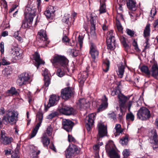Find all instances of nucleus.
Masks as SVG:
<instances>
[{
  "label": "nucleus",
  "mask_w": 158,
  "mask_h": 158,
  "mask_svg": "<svg viewBox=\"0 0 158 158\" xmlns=\"http://www.w3.org/2000/svg\"><path fill=\"white\" fill-rule=\"evenodd\" d=\"M51 61L55 67L60 66V68L58 69L56 75L59 77H62L66 74H68L69 72L68 67V60L64 56H57L54 57L51 60Z\"/></svg>",
  "instance_id": "nucleus-1"
},
{
  "label": "nucleus",
  "mask_w": 158,
  "mask_h": 158,
  "mask_svg": "<svg viewBox=\"0 0 158 158\" xmlns=\"http://www.w3.org/2000/svg\"><path fill=\"white\" fill-rule=\"evenodd\" d=\"M18 113L15 111H8L2 118H0V127L2 126V123L6 124H14L18 120Z\"/></svg>",
  "instance_id": "nucleus-2"
},
{
  "label": "nucleus",
  "mask_w": 158,
  "mask_h": 158,
  "mask_svg": "<svg viewBox=\"0 0 158 158\" xmlns=\"http://www.w3.org/2000/svg\"><path fill=\"white\" fill-rule=\"evenodd\" d=\"M115 146L112 141H109L106 146V152L110 158H120V156L116 152Z\"/></svg>",
  "instance_id": "nucleus-3"
},
{
  "label": "nucleus",
  "mask_w": 158,
  "mask_h": 158,
  "mask_svg": "<svg viewBox=\"0 0 158 158\" xmlns=\"http://www.w3.org/2000/svg\"><path fill=\"white\" fill-rule=\"evenodd\" d=\"M137 115L140 119L146 120L151 117L150 112L146 107H142L138 111Z\"/></svg>",
  "instance_id": "nucleus-4"
},
{
  "label": "nucleus",
  "mask_w": 158,
  "mask_h": 158,
  "mask_svg": "<svg viewBox=\"0 0 158 158\" xmlns=\"http://www.w3.org/2000/svg\"><path fill=\"white\" fill-rule=\"evenodd\" d=\"M77 147L73 144H70L65 151V155L66 158H71L76 156L79 152Z\"/></svg>",
  "instance_id": "nucleus-5"
},
{
  "label": "nucleus",
  "mask_w": 158,
  "mask_h": 158,
  "mask_svg": "<svg viewBox=\"0 0 158 158\" xmlns=\"http://www.w3.org/2000/svg\"><path fill=\"white\" fill-rule=\"evenodd\" d=\"M89 53L93 59L91 62V65L95 67L96 66L95 59L98 57L99 52L96 45L92 43H91L90 46Z\"/></svg>",
  "instance_id": "nucleus-6"
},
{
  "label": "nucleus",
  "mask_w": 158,
  "mask_h": 158,
  "mask_svg": "<svg viewBox=\"0 0 158 158\" xmlns=\"http://www.w3.org/2000/svg\"><path fill=\"white\" fill-rule=\"evenodd\" d=\"M31 75L27 73H23L19 77L17 80V84L19 86L29 83L30 82Z\"/></svg>",
  "instance_id": "nucleus-7"
},
{
  "label": "nucleus",
  "mask_w": 158,
  "mask_h": 158,
  "mask_svg": "<svg viewBox=\"0 0 158 158\" xmlns=\"http://www.w3.org/2000/svg\"><path fill=\"white\" fill-rule=\"evenodd\" d=\"M106 41L108 49L113 50L115 46V43L114 34L113 31H109L107 34Z\"/></svg>",
  "instance_id": "nucleus-8"
},
{
  "label": "nucleus",
  "mask_w": 158,
  "mask_h": 158,
  "mask_svg": "<svg viewBox=\"0 0 158 158\" xmlns=\"http://www.w3.org/2000/svg\"><path fill=\"white\" fill-rule=\"evenodd\" d=\"M36 11V9L34 8H31L27 7L25 9L24 14L25 18H28V21L30 25H31L32 23L33 18L35 16Z\"/></svg>",
  "instance_id": "nucleus-9"
},
{
  "label": "nucleus",
  "mask_w": 158,
  "mask_h": 158,
  "mask_svg": "<svg viewBox=\"0 0 158 158\" xmlns=\"http://www.w3.org/2000/svg\"><path fill=\"white\" fill-rule=\"evenodd\" d=\"M23 51L16 45L12 47L10 51V53L12 56H14L15 60H17L21 59L23 57Z\"/></svg>",
  "instance_id": "nucleus-10"
},
{
  "label": "nucleus",
  "mask_w": 158,
  "mask_h": 158,
  "mask_svg": "<svg viewBox=\"0 0 158 158\" xmlns=\"http://www.w3.org/2000/svg\"><path fill=\"white\" fill-rule=\"evenodd\" d=\"M118 99L119 106L121 112H124L127 108L126 102L128 99L122 93L119 94L118 96Z\"/></svg>",
  "instance_id": "nucleus-11"
},
{
  "label": "nucleus",
  "mask_w": 158,
  "mask_h": 158,
  "mask_svg": "<svg viewBox=\"0 0 158 158\" xmlns=\"http://www.w3.org/2000/svg\"><path fill=\"white\" fill-rule=\"evenodd\" d=\"M73 90L71 88H65L61 90L60 96L63 99L67 100L73 95Z\"/></svg>",
  "instance_id": "nucleus-12"
},
{
  "label": "nucleus",
  "mask_w": 158,
  "mask_h": 158,
  "mask_svg": "<svg viewBox=\"0 0 158 158\" xmlns=\"http://www.w3.org/2000/svg\"><path fill=\"white\" fill-rule=\"evenodd\" d=\"M43 118L42 114L41 113H38L36 115L37 121H38V123L37 124L35 127L33 129L32 131L30 136V138H31L35 136L36 134L38 131L40 126Z\"/></svg>",
  "instance_id": "nucleus-13"
},
{
  "label": "nucleus",
  "mask_w": 158,
  "mask_h": 158,
  "mask_svg": "<svg viewBox=\"0 0 158 158\" xmlns=\"http://www.w3.org/2000/svg\"><path fill=\"white\" fill-rule=\"evenodd\" d=\"M151 139L152 140L153 148L154 150L158 151V137L156 130L154 129H152L150 133Z\"/></svg>",
  "instance_id": "nucleus-14"
},
{
  "label": "nucleus",
  "mask_w": 158,
  "mask_h": 158,
  "mask_svg": "<svg viewBox=\"0 0 158 158\" xmlns=\"http://www.w3.org/2000/svg\"><path fill=\"white\" fill-rule=\"evenodd\" d=\"M98 132L97 135V140L99 141L107 134V127L104 124L99 123L98 125Z\"/></svg>",
  "instance_id": "nucleus-15"
},
{
  "label": "nucleus",
  "mask_w": 158,
  "mask_h": 158,
  "mask_svg": "<svg viewBox=\"0 0 158 158\" xmlns=\"http://www.w3.org/2000/svg\"><path fill=\"white\" fill-rule=\"evenodd\" d=\"M59 111L60 113L66 115L73 114L76 113L75 110L72 107L66 105H63L59 109Z\"/></svg>",
  "instance_id": "nucleus-16"
},
{
  "label": "nucleus",
  "mask_w": 158,
  "mask_h": 158,
  "mask_svg": "<svg viewBox=\"0 0 158 158\" xmlns=\"http://www.w3.org/2000/svg\"><path fill=\"white\" fill-rule=\"evenodd\" d=\"M95 116V114L91 113L89 114L88 116L86 118L85 120V127L88 131H90L91 129V127L94 122Z\"/></svg>",
  "instance_id": "nucleus-17"
},
{
  "label": "nucleus",
  "mask_w": 158,
  "mask_h": 158,
  "mask_svg": "<svg viewBox=\"0 0 158 158\" xmlns=\"http://www.w3.org/2000/svg\"><path fill=\"white\" fill-rule=\"evenodd\" d=\"M59 99V97L58 96L53 94L50 96L49 100L47 106L45 105V110H47L50 107L56 104L57 102Z\"/></svg>",
  "instance_id": "nucleus-18"
},
{
  "label": "nucleus",
  "mask_w": 158,
  "mask_h": 158,
  "mask_svg": "<svg viewBox=\"0 0 158 158\" xmlns=\"http://www.w3.org/2000/svg\"><path fill=\"white\" fill-rule=\"evenodd\" d=\"M62 125L63 128L67 131H71L74 125V123L69 119H64L62 121Z\"/></svg>",
  "instance_id": "nucleus-19"
},
{
  "label": "nucleus",
  "mask_w": 158,
  "mask_h": 158,
  "mask_svg": "<svg viewBox=\"0 0 158 158\" xmlns=\"http://www.w3.org/2000/svg\"><path fill=\"white\" fill-rule=\"evenodd\" d=\"M38 37L40 39V42L46 44H48L49 41L47 40L48 38L46 31L45 30H41L38 32ZM40 42H39L40 43Z\"/></svg>",
  "instance_id": "nucleus-20"
},
{
  "label": "nucleus",
  "mask_w": 158,
  "mask_h": 158,
  "mask_svg": "<svg viewBox=\"0 0 158 158\" xmlns=\"http://www.w3.org/2000/svg\"><path fill=\"white\" fill-rule=\"evenodd\" d=\"M77 106L81 110L85 109L89 106V103L88 101H86L85 98L79 100L77 103Z\"/></svg>",
  "instance_id": "nucleus-21"
},
{
  "label": "nucleus",
  "mask_w": 158,
  "mask_h": 158,
  "mask_svg": "<svg viewBox=\"0 0 158 158\" xmlns=\"http://www.w3.org/2000/svg\"><path fill=\"white\" fill-rule=\"evenodd\" d=\"M0 139L2 142L5 144H10L13 140L12 138H9L6 136L4 131H1Z\"/></svg>",
  "instance_id": "nucleus-22"
},
{
  "label": "nucleus",
  "mask_w": 158,
  "mask_h": 158,
  "mask_svg": "<svg viewBox=\"0 0 158 158\" xmlns=\"http://www.w3.org/2000/svg\"><path fill=\"white\" fill-rule=\"evenodd\" d=\"M108 98L106 95H104L102 99V103L100 105L97 110L98 112L102 111L105 109L108 106Z\"/></svg>",
  "instance_id": "nucleus-23"
},
{
  "label": "nucleus",
  "mask_w": 158,
  "mask_h": 158,
  "mask_svg": "<svg viewBox=\"0 0 158 158\" xmlns=\"http://www.w3.org/2000/svg\"><path fill=\"white\" fill-rule=\"evenodd\" d=\"M91 27L90 28V34L94 38H96V33L95 32L96 21L93 18L90 19Z\"/></svg>",
  "instance_id": "nucleus-24"
},
{
  "label": "nucleus",
  "mask_w": 158,
  "mask_h": 158,
  "mask_svg": "<svg viewBox=\"0 0 158 158\" xmlns=\"http://www.w3.org/2000/svg\"><path fill=\"white\" fill-rule=\"evenodd\" d=\"M55 11V10L54 9V7L52 6H50L45 11L44 14L47 18H52L54 16Z\"/></svg>",
  "instance_id": "nucleus-25"
},
{
  "label": "nucleus",
  "mask_w": 158,
  "mask_h": 158,
  "mask_svg": "<svg viewBox=\"0 0 158 158\" xmlns=\"http://www.w3.org/2000/svg\"><path fill=\"white\" fill-rule=\"evenodd\" d=\"M151 75L156 79H158V66L157 64H153L150 71Z\"/></svg>",
  "instance_id": "nucleus-26"
},
{
  "label": "nucleus",
  "mask_w": 158,
  "mask_h": 158,
  "mask_svg": "<svg viewBox=\"0 0 158 158\" xmlns=\"http://www.w3.org/2000/svg\"><path fill=\"white\" fill-rule=\"evenodd\" d=\"M33 59L35 61V65L38 68L39 66L41 64H44V61H43L40 58V56L37 52H35L33 55Z\"/></svg>",
  "instance_id": "nucleus-27"
},
{
  "label": "nucleus",
  "mask_w": 158,
  "mask_h": 158,
  "mask_svg": "<svg viewBox=\"0 0 158 158\" xmlns=\"http://www.w3.org/2000/svg\"><path fill=\"white\" fill-rule=\"evenodd\" d=\"M127 5L130 10L135 11L136 9V2L134 0H128L127 2Z\"/></svg>",
  "instance_id": "nucleus-28"
},
{
  "label": "nucleus",
  "mask_w": 158,
  "mask_h": 158,
  "mask_svg": "<svg viewBox=\"0 0 158 158\" xmlns=\"http://www.w3.org/2000/svg\"><path fill=\"white\" fill-rule=\"evenodd\" d=\"M141 72L144 74L145 76L148 77H150L151 76V73L148 68L147 66L143 65L139 68Z\"/></svg>",
  "instance_id": "nucleus-29"
},
{
  "label": "nucleus",
  "mask_w": 158,
  "mask_h": 158,
  "mask_svg": "<svg viewBox=\"0 0 158 158\" xmlns=\"http://www.w3.org/2000/svg\"><path fill=\"white\" fill-rule=\"evenodd\" d=\"M124 129L122 128L119 124H116L114 128V135L115 136L119 135L123 131Z\"/></svg>",
  "instance_id": "nucleus-30"
},
{
  "label": "nucleus",
  "mask_w": 158,
  "mask_h": 158,
  "mask_svg": "<svg viewBox=\"0 0 158 158\" xmlns=\"http://www.w3.org/2000/svg\"><path fill=\"white\" fill-rule=\"evenodd\" d=\"M125 68V66L123 63L118 65V69L117 71V73L120 78H122L123 77L124 73Z\"/></svg>",
  "instance_id": "nucleus-31"
},
{
  "label": "nucleus",
  "mask_w": 158,
  "mask_h": 158,
  "mask_svg": "<svg viewBox=\"0 0 158 158\" xmlns=\"http://www.w3.org/2000/svg\"><path fill=\"white\" fill-rule=\"evenodd\" d=\"M41 141L44 146H47L50 143V139L47 137L46 133L43 134L41 137Z\"/></svg>",
  "instance_id": "nucleus-32"
},
{
  "label": "nucleus",
  "mask_w": 158,
  "mask_h": 158,
  "mask_svg": "<svg viewBox=\"0 0 158 158\" xmlns=\"http://www.w3.org/2000/svg\"><path fill=\"white\" fill-rule=\"evenodd\" d=\"M150 24L148 23L144 30L143 36L145 38H148L150 36Z\"/></svg>",
  "instance_id": "nucleus-33"
},
{
  "label": "nucleus",
  "mask_w": 158,
  "mask_h": 158,
  "mask_svg": "<svg viewBox=\"0 0 158 158\" xmlns=\"http://www.w3.org/2000/svg\"><path fill=\"white\" fill-rule=\"evenodd\" d=\"M12 73V69L9 67L6 68L2 71V74L6 77H8Z\"/></svg>",
  "instance_id": "nucleus-34"
},
{
  "label": "nucleus",
  "mask_w": 158,
  "mask_h": 158,
  "mask_svg": "<svg viewBox=\"0 0 158 158\" xmlns=\"http://www.w3.org/2000/svg\"><path fill=\"white\" fill-rule=\"evenodd\" d=\"M102 67L103 71L105 72H107L109 69V61L108 60H105L104 61L102 64Z\"/></svg>",
  "instance_id": "nucleus-35"
},
{
  "label": "nucleus",
  "mask_w": 158,
  "mask_h": 158,
  "mask_svg": "<svg viewBox=\"0 0 158 158\" xmlns=\"http://www.w3.org/2000/svg\"><path fill=\"white\" fill-rule=\"evenodd\" d=\"M120 40L126 49H128L130 47L127 43L126 39L123 36H121L120 37Z\"/></svg>",
  "instance_id": "nucleus-36"
},
{
  "label": "nucleus",
  "mask_w": 158,
  "mask_h": 158,
  "mask_svg": "<svg viewBox=\"0 0 158 158\" xmlns=\"http://www.w3.org/2000/svg\"><path fill=\"white\" fill-rule=\"evenodd\" d=\"M7 93H9L12 95L18 94V92L16 90L15 88L14 87H11L10 89L8 90Z\"/></svg>",
  "instance_id": "nucleus-37"
},
{
  "label": "nucleus",
  "mask_w": 158,
  "mask_h": 158,
  "mask_svg": "<svg viewBox=\"0 0 158 158\" xmlns=\"http://www.w3.org/2000/svg\"><path fill=\"white\" fill-rule=\"evenodd\" d=\"M106 5L104 3H100V6L99 9V12L100 14H102L105 13L106 11Z\"/></svg>",
  "instance_id": "nucleus-38"
},
{
  "label": "nucleus",
  "mask_w": 158,
  "mask_h": 158,
  "mask_svg": "<svg viewBox=\"0 0 158 158\" xmlns=\"http://www.w3.org/2000/svg\"><path fill=\"white\" fill-rule=\"evenodd\" d=\"M116 25L118 31L120 33H123V28L119 21H118L116 22Z\"/></svg>",
  "instance_id": "nucleus-39"
},
{
  "label": "nucleus",
  "mask_w": 158,
  "mask_h": 158,
  "mask_svg": "<svg viewBox=\"0 0 158 158\" xmlns=\"http://www.w3.org/2000/svg\"><path fill=\"white\" fill-rule=\"evenodd\" d=\"M126 119L128 121H133L134 120V116L131 113H127L126 115Z\"/></svg>",
  "instance_id": "nucleus-40"
},
{
  "label": "nucleus",
  "mask_w": 158,
  "mask_h": 158,
  "mask_svg": "<svg viewBox=\"0 0 158 158\" xmlns=\"http://www.w3.org/2000/svg\"><path fill=\"white\" fill-rule=\"evenodd\" d=\"M120 91L117 88L114 89L112 91L111 94L112 96L115 95H118L119 94H121Z\"/></svg>",
  "instance_id": "nucleus-41"
},
{
  "label": "nucleus",
  "mask_w": 158,
  "mask_h": 158,
  "mask_svg": "<svg viewBox=\"0 0 158 158\" xmlns=\"http://www.w3.org/2000/svg\"><path fill=\"white\" fill-rule=\"evenodd\" d=\"M130 154V152L129 150L125 149H124L123 152V154L124 156L123 158H127Z\"/></svg>",
  "instance_id": "nucleus-42"
},
{
  "label": "nucleus",
  "mask_w": 158,
  "mask_h": 158,
  "mask_svg": "<svg viewBox=\"0 0 158 158\" xmlns=\"http://www.w3.org/2000/svg\"><path fill=\"white\" fill-rule=\"evenodd\" d=\"M44 85L46 87H48L50 83V79L49 77H46L44 78Z\"/></svg>",
  "instance_id": "nucleus-43"
},
{
  "label": "nucleus",
  "mask_w": 158,
  "mask_h": 158,
  "mask_svg": "<svg viewBox=\"0 0 158 158\" xmlns=\"http://www.w3.org/2000/svg\"><path fill=\"white\" fill-rule=\"evenodd\" d=\"M108 115L109 118L111 119H113L114 121L116 120V115L114 112H111L110 113H109L108 114Z\"/></svg>",
  "instance_id": "nucleus-44"
},
{
  "label": "nucleus",
  "mask_w": 158,
  "mask_h": 158,
  "mask_svg": "<svg viewBox=\"0 0 158 158\" xmlns=\"http://www.w3.org/2000/svg\"><path fill=\"white\" fill-rule=\"evenodd\" d=\"M128 141V138L125 136L120 141V142L123 145H126L127 144Z\"/></svg>",
  "instance_id": "nucleus-45"
},
{
  "label": "nucleus",
  "mask_w": 158,
  "mask_h": 158,
  "mask_svg": "<svg viewBox=\"0 0 158 158\" xmlns=\"http://www.w3.org/2000/svg\"><path fill=\"white\" fill-rule=\"evenodd\" d=\"M57 115V113L56 112H54L49 114L47 117L48 119H51L55 117Z\"/></svg>",
  "instance_id": "nucleus-46"
},
{
  "label": "nucleus",
  "mask_w": 158,
  "mask_h": 158,
  "mask_svg": "<svg viewBox=\"0 0 158 158\" xmlns=\"http://www.w3.org/2000/svg\"><path fill=\"white\" fill-rule=\"evenodd\" d=\"M133 45L135 49L137 52H140V50L139 49L138 47V44L137 42L135 40H134L133 43Z\"/></svg>",
  "instance_id": "nucleus-47"
},
{
  "label": "nucleus",
  "mask_w": 158,
  "mask_h": 158,
  "mask_svg": "<svg viewBox=\"0 0 158 158\" xmlns=\"http://www.w3.org/2000/svg\"><path fill=\"white\" fill-rule=\"evenodd\" d=\"M127 34L131 36V37H133L135 34V32L134 31H133L129 29H127L126 30Z\"/></svg>",
  "instance_id": "nucleus-48"
},
{
  "label": "nucleus",
  "mask_w": 158,
  "mask_h": 158,
  "mask_svg": "<svg viewBox=\"0 0 158 158\" xmlns=\"http://www.w3.org/2000/svg\"><path fill=\"white\" fill-rule=\"evenodd\" d=\"M78 42L79 44L80 48H81L82 46L83 38L82 36L79 35L78 37Z\"/></svg>",
  "instance_id": "nucleus-49"
},
{
  "label": "nucleus",
  "mask_w": 158,
  "mask_h": 158,
  "mask_svg": "<svg viewBox=\"0 0 158 158\" xmlns=\"http://www.w3.org/2000/svg\"><path fill=\"white\" fill-rule=\"evenodd\" d=\"M52 131V128L51 127H49L47 128L46 131V132L45 133L46 134V135L47 134L48 136H50L51 135Z\"/></svg>",
  "instance_id": "nucleus-50"
},
{
  "label": "nucleus",
  "mask_w": 158,
  "mask_h": 158,
  "mask_svg": "<svg viewBox=\"0 0 158 158\" xmlns=\"http://www.w3.org/2000/svg\"><path fill=\"white\" fill-rule=\"evenodd\" d=\"M68 140L69 142H75L76 140L74 138L72 135L69 134L68 135Z\"/></svg>",
  "instance_id": "nucleus-51"
},
{
  "label": "nucleus",
  "mask_w": 158,
  "mask_h": 158,
  "mask_svg": "<svg viewBox=\"0 0 158 158\" xmlns=\"http://www.w3.org/2000/svg\"><path fill=\"white\" fill-rule=\"evenodd\" d=\"M42 75L44 77V78H45V77H49L48 70L47 69H45L42 73Z\"/></svg>",
  "instance_id": "nucleus-52"
},
{
  "label": "nucleus",
  "mask_w": 158,
  "mask_h": 158,
  "mask_svg": "<svg viewBox=\"0 0 158 158\" xmlns=\"http://www.w3.org/2000/svg\"><path fill=\"white\" fill-rule=\"evenodd\" d=\"M3 65H7L10 64V62L7 61L5 59L3 58L2 59L1 63Z\"/></svg>",
  "instance_id": "nucleus-53"
},
{
  "label": "nucleus",
  "mask_w": 158,
  "mask_h": 158,
  "mask_svg": "<svg viewBox=\"0 0 158 158\" xmlns=\"http://www.w3.org/2000/svg\"><path fill=\"white\" fill-rule=\"evenodd\" d=\"M0 51L2 54L4 52V43L2 42L0 44Z\"/></svg>",
  "instance_id": "nucleus-54"
},
{
  "label": "nucleus",
  "mask_w": 158,
  "mask_h": 158,
  "mask_svg": "<svg viewBox=\"0 0 158 158\" xmlns=\"http://www.w3.org/2000/svg\"><path fill=\"white\" fill-rule=\"evenodd\" d=\"M69 38L66 36H64L62 38V41L64 42L68 43V44H69L70 45L69 43ZM70 45H71V44H70Z\"/></svg>",
  "instance_id": "nucleus-55"
},
{
  "label": "nucleus",
  "mask_w": 158,
  "mask_h": 158,
  "mask_svg": "<svg viewBox=\"0 0 158 158\" xmlns=\"http://www.w3.org/2000/svg\"><path fill=\"white\" fill-rule=\"evenodd\" d=\"M132 101H129L127 103V107L129 111H130L131 107L132 106Z\"/></svg>",
  "instance_id": "nucleus-56"
},
{
  "label": "nucleus",
  "mask_w": 158,
  "mask_h": 158,
  "mask_svg": "<svg viewBox=\"0 0 158 158\" xmlns=\"http://www.w3.org/2000/svg\"><path fill=\"white\" fill-rule=\"evenodd\" d=\"M27 21H28V22L27 23L22 25L21 27L22 28H26L29 27L30 26H29L28 24H30L29 23V22L28 21V19L27 20Z\"/></svg>",
  "instance_id": "nucleus-57"
},
{
  "label": "nucleus",
  "mask_w": 158,
  "mask_h": 158,
  "mask_svg": "<svg viewBox=\"0 0 158 158\" xmlns=\"http://www.w3.org/2000/svg\"><path fill=\"white\" fill-rule=\"evenodd\" d=\"M150 13L152 15V17L154 16L156 13L155 10L153 9L151 10Z\"/></svg>",
  "instance_id": "nucleus-58"
},
{
  "label": "nucleus",
  "mask_w": 158,
  "mask_h": 158,
  "mask_svg": "<svg viewBox=\"0 0 158 158\" xmlns=\"http://www.w3.org/2000/svg\"><path fill=\"white\" fill-rule=\"evenodd\" d=\"M153 26L154 27L158 28V19L155 21L154 23Z\"/></svg>",
  "instance_id": "nucleus-59"
},
{
  "label": "nucleus",
  "mask_w": 158,
  "mask_h": 158,
  "mask_svg": "<svg viewBox=\"0 0 158 158\" xmlns=\"http://www.w3.org/2000/svg\"><path fill=\"white\" fill-rule=\"evenodd\" d=\"M93 148L94 150L96 151L98 150L99 148V144H97L95 145L94 146Z\"/></svg>",
  "instance_id": "nucleus-60"
},
{
  "label": "nucleus",
  "mask_w": 158,
  "mask_h": 158,
  "mask_svg": "<svg viewBox=\"0 0 158 158\" xmlns=\"http://www.w3.org/2000/svg\"><path fill=\"white\" fill-rule=\"evenodd\" d=\"M15 38L19 41L22 42L23 41L22 38L19 35H16V36H15Z\"/></svg>",
  "instance_id": "nucleus-61"
},
{
  "label": "nucleus",
  "mask_w": 158,
  "mask_h": 158,
  "mask_svg": "<svg viewBox=\"0 0 158 158\" xmlns=\"http://www.w3.org/2000/svg\"><path fill=\"white\" fill-rule=\"evenodd\" d=\"M63 20L65 23H68L69 21V17L66 18V17H65L63 18Z\"/></svg>",
  "instance_id": "nucleus-62"
},
{
  "label": "nucleus",
  "mask_w": 158,
  "mask_h": 158,
  "mask_svg": "<svg viewBox=\"0 0 158 158\" xmlns=\"http://www.w3.org/2000/svg\"><path fill=\"white\" fill-rule=\"evenodd\" d=\"M8 35V32L7 31H3L2 33V35L3 36H7Z\"/></svg>",
  "instance_id": "nucleus-63"
},
{
  "label": "nucleus",
  "mask_w": 158,
  "mask_h": 158,
  "mask_svg": "<svg viewBox=\"0 0 158 158\" xmlns=\"http://www.w3.org/2000/svg\"><path fill=\"white\" fill-rule=\"evenodd\" d=\"M12 158H19V157L16 154H14L11 156Z\"/></svg>",
  "instance_id": "nucleus-64"
}]
</instances>
